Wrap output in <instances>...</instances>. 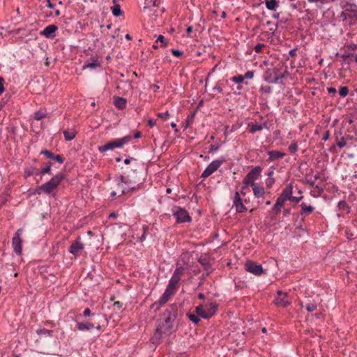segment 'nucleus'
Segmentation results:
<instances>
[{"instance_id": "obj_1", "label": "nucleus", "mask_w": 357, "mask_h": 357, "mask_svg": "<svg viewBox=\"0 0 357 357\" xmlns=\"http://www.w3.org/2000/svg\"><path fill=\"white\" fill-rule=\"evenodd\" d=\"M178 316L176 305H172L166 309L159 320L155 333L152 337L153 343L159 344L163 337L169 336L177 330L176 319Z\"/></svg>"}, {"instance_id": "obj_2", "label": "nucleus", "mask_w": 357, "mask_h": 357, "mask_svg": "<svg viewBox=\"0 0 357 357\" xmlns=\"http://www.w3.org/2000/svg\"><path fill=\"white\" fill-rule=\"evenodd\" d=\"M172 212L173 216L176 218L177 223H185L192 221V218L189 215L188 212L182 207L173 206Z\"/></svg>"}, {"instance_id": "obj_3", "label": "nucleus", "mask_w": 357, "mask_h": 357, "mask_svg": "<svg viewBox=\"0 0 357 357\" xmlns=\"http://www.w3.org/2000/svg\"><path fill=\"white\" fill-rule=\"evenodd\" d=\"M339 6L348 13L350 18H357V3L355 0H339Z\"/></svg>"}, {"instance_id": "obj_4", "label": "nucleus", "mask_w": 357, "mask_h": 357, "mask_svg": "<svg viewBox=\"0 0 357 357\" xmlns=\"http://www.w3.org/2000/svg\"><path fill=\"white\" fill-rule=\"evenodd\" d=\"M225 158L220 157L218 159L213 160L203 171L201 178H206L213 174L225 162Z\"/></svg>"}, {"instance_id": "obj_5", "label": "nucleus", "mask_w": 357, "mask_h": 357, "mask_svg": "<svg viewBox=\"0 0 357 357\" xmlns=\"http://www.w3.org/2000/svg\"><path fill=\"white\" fill-rule=\"evenodd\" d=\"M22 229H18L15 233L12 241V246L13 248V251L17 255L19 256L22 255V240L20 238V236L22 235Z\"/></svg>"}, {"instance_id": "obj_6", "label": "nucleus", "mask_w": 357, "mask_h": 357, "mask_svg": "<svg viewBox=\"0 0 357 357\" xmlns=\"http://www.w3.org/2000/svg\"><path fill=\"white\" fill-rule=\"evenodd\" d=\"M175 293H176V291H174V290L166 287V289H165V291L163 292L162 296L160 297L158 302L154 303L152 305L151 308L153 309L155 307V306H156V309H158L161 306L164 305L169 300L170 297L172 296H173Z\"/></svg>"}, {"instance_id": "obj_7", "label": "nucleus", "mask_w": 357, "mask_h": 357, "mask_svg": "<svg viewBox=\"0 0 357 357\" xmlns=\"http://www.w3.org/2000/svg\"><path fill=\"white\" fill-rule=\"evenodd\" d=\"M245 268L248 272L257 276L261 275L264 272L262 265L252 261H248L245 264Z\"/></svg>"}, {"instance_id": "obj_8", "label": "nucleus", "mask_w": 357, "mask_h": 357, "mask_svg": "<svg viewBox=\"0 0 357 357\" xmlns=\"http://www.w3.org/2000/svg\"><path fill=\"white\" fill-rule=\"evenodd\" d=\"M232 202L236 213H243L248 211L247 207L243 203L239 192H235L232 198Z\"/></svg>"}, {"instance_id": "obj_9", "label": "nucleus", "mask_w": 357, "mask_h": 357, "mask_svg": "<svg viewBox=\"0 0 357 357\" xmlns=\"http://www.w3.org/2000/svg\"><path fill=\"white\" fill-rule=\"evenodd\" d=\"M262 168L260 166H255L246 174L244 177L250 182H255V181L259 178L261 176Z\"/></svg>"}, {"instance_id": "obj_10", "label": "nucleus", "mask_w": 357, "mask_h": 357, "mask_svg": "<svg viewBox=\"0 0 357 357\" xmlns=\"http://www.w3.org/2000/svg\"><path fill=\"white\" fill-rule=\"evenodd\" d=\"M56 189L54 185L48 181L36 189L34 194L40 195L42 192L46 195H52L53 190Z\"/></svg>"}, {"instance_id": "obj_11", "label": "nucleus", "mask_w": 357, "mask_h": 357, "mask_svg": "<svg viewBox=\"0 0 357 357\" xmlns=\"http://www.w3.org/2000/svg\"><path fill=\"white\" fill-rule=\"evenodd\" d=\"M84 245L80 241V238H77L69 247L68 251L70 253L77 256L84 249Z\"/></svg>"}, {"instance_id": "obj_12", "label": "nucleus", "mask_w": 357, "mask_h": 357, "mask_svg": "<svg viewBox=\"0 0 357 357\" xmlns=\"http://www.w3.org/2000/svg\"><path fill=\"white\" fill-rule=\"evenodd\" d=\"M58 27L55 24H50L45 27L43 30L40 31V35L45 36L47 38L53 39L56 36V31Z\"/></svg>"}, {"instance_id": "obj_13", "label": "nucleus", "mask_w": 357, "mask_h": 357, "mask_svg": "<svg viewBox=\"0 0 357 357\" xmlns=\"http://www.w3.org/2000/svg\"><path fill=\"white\" fill-rule=\"evenodd\" d=\"M115 148H119V149L121 148L117 139L112 140V141H109L107 143H106L105 145L99 146L98 150L100 152H105L109 150H112Z\"/></svg>"}, {"instance_id": "obj_14", "label": "nucleus", "mask_w": 357, "mask_h": 357, "mask_svg": "<svg viewBox=\"0 0 357 357\" xmlns=\"http://www.w3.org/2000/svg\"><path fill=\"white\" fill-rule=\"evenodd\" d=\"M100 66V61H99L98 57L91 56L90 58V61L84 63L82 66V69H95L96 68Z\"/></svg>"}, {"instance_id": "obj_15", "label": "nucleus", "mask_w": 357, "mask_h": 357, "mask_svg": "<svg viewBox=\"0 0 357 357\" xmlns=\"http://www.w3.org/2000/svg\"><path fill=\"white\" fill-rule=\"evenodd\" d=\"M252 191L254 193V196L256 198H261L264 197L265 194L264 188L259 185V183H254L252 184Z\"/></svg>"}, {"instance_id": "obj_16", "label": "nucleus", "mask_w": 357, "mask_h": 357, "mask_svg": "<svg viewBox=\"0 0 357 357\" xmlns=\"http://www.w3.org/2000/svg\"><path fill=\"white\" fill-rule=\"evenodd\" d=\"M204 306L206 314L208 316V319L212 317L216 312L218 305L215 302H211L206 304Z\"/></svg>"}, {"instance_id": "obj_17", "label": "nucleus", "mask_w": 357, "mask_h": 357, "mask_svg": "<svg viewBox=\"0 0 357 357\" xmlns=\"http://www.w3.org/2000/svg\"><path fill=\"white\" fill-rule=\"evenodd\" d=\"M76 326L79 331L83 332L89 331L95 328L94 324L90 321H77Z\"/></svg>"}, {"instance_id": "obj_18", "label": "nucleus", "mask_w": 357, "mask_h": 357, "mask_svg": "<svg viewBox=\"0 0 357 357\" xmlns=\"http://www.w3.org/2000/svg\"><path fill=\"white\" fill-rule=\"evenodd\" d=\"M301 211L300 214L302 216H306L310 213H312L314 211V207L311 205H307L306 203L302 202L300 204Z\"/></svg>"}, {"instance_id": "obj_19", "label": "nucleus", "mask_w": 357, "mask_h": 357, "mask_svg": "<svg viewBox=\"0 0 357 357\" xmlns=\"http://www.w3.org/2000/svg\"><path fill=\"white\" fill-rule=\"evenodd\" d=\"M198 261L204 267V269L208 274L212 272L213 269L210 264V260L208 257L201 256L199 258Z\"/></svg>"}, {"instance_id": "obj_20", "label": "nucleus", "mask_w": 357, "mask_h": 357, "mask_svg": "<svg viewBox=\"0 0 357 357\" xmlns=\"http://www.w3.org/2000/svg\"><path fill=\"white\" fill-rule=\"evenodd\" d=\"M336 56H341V63L342 66H344L346 64L349 65L353 62L351 56H354V53L352 52L344 53L342 54H340L338 52H337Z\"/></svg>"}, {"instance_id": "obj_21", "label": "nucleus", "mask_w": 357, "mask_h": 357, "mask_svg": "<svg viewBox=\"0 0 357 357\" xmlns=\"http://www.w3.org/2000/svg\"><path fill=\"white\" fill-rule=\"evenodd\" d=\"M183 271L184 268L182 266H177L174 271L171 278L178 284L181 280V277L183 274Z\"/></svg>"}, {"instance_id": "obj_22", "label": "nucleus", "mask_w": 357, "mask_h": 357, "mask_svg": "<svg viewBox=\"0 0 357 357\" xmlns=\"http://www.w3.org/2000/svg\"><path fill=\"white\" fill-rule=\"evenodd\" d=\"M114 106L119 109H123L127 105V100L122 97H115L114 100Z\"/></svg>"}, {"instance_id": "obj_23", "label": "nucleus", "mask_w": 357, "mask_h": 357, "mask_svg": "<svg viewBox=\"0 0 357 357\" xmlns=\"http://www.w3.org/2000/svg\"><path fill=\"white\" fill-rule=\"evenodd\" d=\"M63 178L64 174L62 173H59L52 176L49 181L54 185L55 188H57V187L60 185Z\"/></svg>"}, {"instance_id": "obj_24", "label": "nucleus", "mask_w": 357, "mask_h": 357, "mask_svg": "<svg viewBox=\"0 0 357 357\" xmlns=\"http://www.w3.org/2000/svg\"><path fill=\"white\" fill-rule=\"evenodd\" d=\"M40 174V170L33 166L27 167L24 169V177L26 178L31 176H38Z\"/></svg>"}, {"instance_id": "obj_25", "label": "nucleus", "mask_w": 357, "mask_h": 357, "mask_svg": "<svg viewBox=\"0 0 357 357\" xmlns=\"http://www.w3.org/2000/svg\"><path fill=\"white\" fill-rule=\"evenodd\" d=\"M293 183H289L282 191L281 195L284 197L288 201L291 199L293 194Z\"/></svg>"}, {"instance_id": "obj_26", "label": "nucleus", "mask_w": 357, "mask_h": 357, "mask_svg": "<svg viewBox=\"0 0 357 357\" xmlns=\"http://www.w3.org/2000/svg\"><path fill=\"white\" fill-rule=\"evenodd\" d=\"M273 302L275 305L282 307H287L290 305V302L287 300V295H284L283 297L275 298Z\"/></svg>"}, {"instance_id": "obj_27", "label": "nucleus", "mask_w": 357, "mask_h": 357, "mask_svg": "<svg viewBox=\"0 0 357 357\" xmlns=\"http://www.w3.org/2000/svg\"><path fill=\"white\" fill-rule=\"evenodd\" d=\"M52 164L50 162H47L43 163L41 165V168H40V174H42V175H44V174L51 175V174H52Z\"/></svg>"}, {"instance_id": "obj_28", "label": "nucleus", "mask_w": 357, "mask_h": 357, "mask_svg": "<svg viewBox=\"0 0 357 357\" xmlns=\"http://www.w3.org/2000/svg\"><path fill=\"white\" fill-rule=\"evenodd\" d=\"M267 153L269 155L270 160H278L286 155L285 153L280 152L276 150L268 151Z\"/></svg>"}, {"instance_id": "obj_29", "label": "nucleus", "mask_w": 357, "mask_h": 357, "mask_svg": "<svg viewBox=\"0 0 357 357\" xmlns=\"http://www.w3.org/2000/svg\"><path fill=\"white\" fill-rule=\"evenodd\" d=\"M324 191V188L323 185L319 183V184H317L316 185H314V189L311 191V195L314 197H316V198L319 197L321 196Z\"/></svg>"}, {"instance_id": "obj_30", "label": "nucleus", "mask_w": 357, "mask_h": 357, "mask_svg": "<svg viewBox=\"0 0 357 357\" xmlns=\"http://www.w3.org/2000/svg\"><path fill=\"white\" fill-rule=\"evenodd\" d=\"M195 312L197 315L204 319H208V316L206 314L204 305H199L195 307Z\"/></svg>"}, {"instance_id": "obj_31", "label": "nucleus", "mask_w": 357, "mask_h": 357, "mask_svg": "<svg viewBox=\"0 0 357 357\" xmlns=\"http://www.w3.org/2000/svg\"><path fill=\"white\" fill-rule=\"evenodd\" d=\"M254 183L255 182H250L244 178L243 179V182H242L243 185L241 189L240 195L245 196L246 195V190L248 189L249 186H251L252 188V184Z\"/></svg>"}, {"instance_id": "obj_32", "label": "nucleus", "mask_w": 357, "mask_h": 357, "mask_svg": "<svg viewBox=\"0 0 357 357\" xmlns=\"http://www.w3.org/2000/svg\"><path fill=\"white\" fill-rule=\"evenodd\" d=\"M266 7L268 10L275 11L279 6V3L276 0H265Z\"/></svg>"}, {"instance_id": "obj_33", "label": "nucleus", "mask_w": 357, "mask_h": 357, "mask_svg": "<svg viewBox=\"0 0 357 357\" xmlns=\"http://www.w3.org/2000/svg\"><path fill=\"white\" fill-rule=\"evenodd\" d=\"M111 10L112 15L116 17H119L123 14V11L119 4L115 3L114 6H111Z\"/></svg>"}, {"instance_id": "obj_34", "label": "nucleus", "mask_w": 357, "mask_h": 357, "mask_svg": "<svg viewBox=\"0 0 357 357\" xmlns=\"http://www.w3.org/2000/svg\"><path fill=\"white\" fill-rule=\"evenodd\" d=\"M337 208L339 211H344L346 210L347 213L350 212V206L347 204V203L344 200H341L337 203Z\"/></svg>"}, {"instance_id": "obj_35", "label": "nucleus", "mask_w": 357, "mask_h": 357, "mask_svg": "<svg viewBox=\"0 0 357 357\" xmlns=\"http://www.w3.org/2000/svg\"><path fill=\"white\" fill-rule=\"evenodd\" d=\"M248 128H249V132L251 134H255L256 132L261 131V126L258 123H253L252 122H250L248 123Z\"/></svg>"}, {"instance_id": "obj_36", "label": "nucleus", "mask_w": 357, "mask_h": 357, "mask_svg": "<svg viewBox=\"0 0 357 357\" xmlns=\"http://www.w3.org/2000/svg\"><path fill=\"white\" fill-rule=\"evenodd\" d=\"M47 115V113L45 109H39L38 111L36 112L34 114V119L36 120L40 121L43 119V118L46 117Z\"/></svg>"}, {"instance_id": "obj_37", "label": "nucleus", "mask_w": 357, "mask_h": 357, "mask_svg": "<svg viewBox=\"0 0 357 357\" xmlns=\"http://www.w3.org/2000/svg\"><path fill=\"white\" fill-rule=\"evenodd\" d=\"M53 331L46 328H39L36 331V333L40 336H50L52 335Z\"/></svg>"}, {"instance_id": "obj_38", "label": "nucleus", "mask_w": 357, "mask_h": 357, "mask_svg": "<svg viewBox=\"0 0 357 357\" xmlns=\"http://www.w3.org/2000/svg\"><path fill=\"white\" fill-rule=\"evenodd\" d=\"M63 133L65 139L66 141L73 140L75 137V134H76L74 130H71V131L64 130Z\"/></svg>"}, {"instance_id": "obj_39", "label": "nucleus", "mask_w": 357, "mask_h": 357, "mask_svg": "<svg viewBox=\"0 0 357 357\" xmlns=\"http://www.w3.org/2000/svg\"><path fill=\"white\" fill-rule=\"evenodd\" d=\"M264 81L270 83V84H283L282 81H280L278 75L275 74V76L272 77H268L264 78Z\"/></svg>"}, {"instance_id": "obj_40", "label": "nucleus", "mask_w": 357, "mask_h": 357, "mask_svg": "<svg viewBox=\"0 0 357 357\" xmlns=\"http://www.w3.org/2000/svg\"><path fill=\"white\" fill-rule=\"evenodd\" d=\"M230 79L231 82L234 83L240 84L244 82L245 84H248V82H244V77H243V75H237L236 76L232 77Z\"/></svg>"}, {"instance_id": "obj_41", "label": "nucleus", "mask_w": 357, "mask_h": 357, "mask_svg": "<svg viewBox=\"0 0 357 357\" xmlns=\"http://www.w3.org/2000/svg\"><path fill=\"white\" fill-rule=\"evenodd\" d=\"M313 3H315L316 7L319 9L324 8L326 4L331 3V0H315Z\"/></svg>"}, {"instance_id": "obj_42", "label": "nucleus", "mask_w": 357, "mask_h": 357, "mask_svg": "<svg viewBox=\"0 0 357 357\" xmlns=\"http://www.w3.org/2000/svg\"><path fill=\"white\" fill-rule=\"evenodd\" d=\"M259 91L262 94H270L272 92V88L268 85H262Z\"/></svg>"}, {"instance_id": "obj_43", "label": "nucleus", "mask_w": 357, "mask_h": 357, "mask_svg": "<svg viewBox=\"0 0 357 357\" xmlns=\"http://www.w3.org/2000/svg\"><path fill=\"white\" fill-rule=\"evenodd\" d=\"M317 308V305L316 303H309L305 305V309L308 312H312L315 311Z\"/></svg>"}, {"instance_id": "obj_44", "label": "nucleus", "mask_w": 357, "mask_h": 357, "mask_svg": "<svg viewBox=\"0 0 357 357\" xmlns=\"http://www.w3.org/2000/svg\"><path fill=\"white\" fill-rule=\"evenodd\" d=\"M140 178H137V179H135V178H132L130 176H126L125 178V181L123 183L126 184V185H130V184H136L138 181H140Z\"/></svg>"}, {"instance_id": "obj_45", "label": "nucleus", "mask_w": 357, "mask_h": 357, "mask_svg": "<svg viewBox=\"0 0 357 357\" xmlns=\"http://www.w3.org/2000/svg\"><path fill=\"white\" fill-rule=\"evenodd\" d=\"M189 319L195 324H197L200 321V317L195 314H188Z\"/></svg>"}, {"instance_id": "obj_46", "label": "nucleus", "mask_w": 357, "mask_h": 357, "mask_svg": "<svg viewBox=\"0 0 357 357\" xmlns=\"http://www.w3.org/2000/svg\"><path fill=\"white\" fill-rule=\"evenodd\" d=\"M178 283L176 282L174 280H173L171 278L168 282V284L167 285L166 287L169 288V289H171L172 290H174V291H176V289H177V286H178Z\"/></svg>"}, {"instance_id": "obj_47", "label": "nucleus", "mask_w": 357, "mask_h": 357, "mask_svg": "<svg viewBox=\"0 0 357 357\" xmlns=\"http://www.w3.org/2000/svg\"><path fill=\"white\" fill-rule=\"evenodd\" d=\"M149 227L148 226L146 225H143L142 227V229H143V234L141 236H139L138 238V241L140 242V243H142L145 241L146 238V232H147V230H148Z\"/></svg>"}, {"instance_id": "obj_48", "label": "nucleus", "mask_w": 357, "mask_h": 357, "mask_svg": "<svg viewBox=\"0 0 357 357\" xmlns=\"http://www.w3.org/2000/svg\"><path fill=\"white\" fill-rule=\"evenodd\" d=\"M117 139L122 148L125 144L128 143L131 139V137L130 135H127L122 138H119Z\"/></svg>"}, {"instance_id": "obj_49", "label": "nucleus", "mask_w": 357, "mask_h": 357, "mask_svg": "<svg viewBox=\"0 0 357 357\" xmlns=\"http://www.w3.org/2000/svg\"><path fill=\"white\" fill-rule=\"evenodd\" d=\"M338 93L340 96L346 97L349 93V89L347 86H341Z\"/></svg>"}, {"instance_id": "obj_50", "label": "nucleus", "mask_w": 357, "mask_h": 357, "mask_svg": "<svg viewBox=\"0 0 357 357\" xmlns=\"http://www.w3.org/2000/svg\"><path fill=\"white\" fill-rule=\"evenodd\" d=\"M40 154L44 155L45 156L47 157V158L51 159V160H53L54 156V154L52 151L47 150V149L42 151L40 152Z\"/></svg>"}, {"instance_id": "obj_51", "label": "nucleus", "mask_w": 357, "mask_h": 357, "mask_svg": "<svg viewBox=\"0 0 357 357\" xmlns=\"http://www.w3.org/2000/svg\"><path fill=\"white\" fill-rule=\"evenodd\" d=\"M288 201L284 197H283L281 194L279 195V197L277 198L275 203L278 205H281V206H283L284 204Z\"/></svg>"}, {"instance_id": "obj_52", "label": "nucleus", "mask_w": 357, "mask_h": 357, "mask_svg": "<svg viewBox=\"0 0 357 357\" xmlns=\"http://www.w3.org/2000/svg\"><path fill=\"white\" fill-rule=\"evenodd\" d=\"M195 114H196V111L192 112L190 114H189L188 116V117L186 119L187 126H190L192 123V121L195 119Z\"/></svg>"}, {"instance_id": "obj_53", "label": "nucleus", "mask_w": 357, "mask_h": 357, "mask_svg": "<svg viewBox=\"0 0 357 357\" xmlns=\"http://www.w3.org/2000/svg\"><path fill=\"white\" fill-rule=\"evenodd\" d=\"M348 18H350L349 17V14L348 13H347L344 10H342V11L341 12V13L339 15V19L340 21H342V22H344L346 21Z\"/></svg>"}, {"instance_id": "obj_54", "label": "nucleus", "mask_w": 357, "mask_h": 357, "mask_svg": "<svg viewBox=\"0 0 357 357\" xmlns=\"http://www.w3.org/2000/svg\"><path fill=\"white\" fill-rule=\"evenodd\" d=\"M282 207V206H281V205H278L276 203H275L274 206L272 208V212L274 214L278 215L280 213Z\"/></svg>"}, {"instance_id": "obj_55", "label": "nucleus", "mask_w": 357, "mask_h": 357, "mask_svg": "<svg viewBox=\"0 0 357 357\" xmlns=\"http://www.w3.org/2000/svg\"><path fill=\"white\" fill-rule=\"evenodd\" d=\"M220 148V146L218 144H212L211 145L210 148H209V153H213L214 152H217L219 151Z\"/></svg>"}, {"instance_id": "obj_56", "label": "nucleus", "mask_w": 357, "mask_h": 357, "mask_svg": "<svg viewBox=\"0 0 357 357\" xmlns=\"http://www.w3.org/2000/svg\"><path fill=\"white\" fill-rule=\"evenodd\" d=\"M157 116L159 118L162 119L164 121H167L169 116V113L168 111H167L165 112L158 113Z\"/></svg>"}, {"instance_id": "obj_57", "label": "nucleus", "mask_w": 357, "mask_h": 357, "mask_svg": "<svg viewBox=\"0 0 357 357\" xmlns=\"http://www.w3.org/2000/svg\"><path fill=\"white\" fill-rule=\"evenodd\" d=\"M289 150L291 153H296L298 150V145L296 142H292L289 146Z\"/></svg>"}, {"instance_id": "obj_58", "label": "nucleus", "mask_w": 357, "mask_h": 357, "mask_svg": "<svg viewBox=\"0 0 357 357\" xmlns=\"http://www.w3.org/2000/svg\"><path fill=\"white\" fill-rule=\"evenodd\" d=\"M243 77H244V79H252L254 77V71L252 70H249V71H247L243 75Z\"/></svg>"}, {"instance_id": "obj_59", "label": "nucleus", "mask_w": 357, "mask_h": 357, "mask_svg": "<svg viewBox=\"0 0 357 357\" xmlns=\"http://www.w3.org/2000/svg\"><path fill=\"white\" fill-rule=\"evenodd\" d=\"M91 315L94 316L95 314L94 313H91V310L89 308H85L84 312H83L82 316L84 317H90Z\"/></svg>"}, {"instance_id": "obj_60", "label": "nucleus", "mask_w": 357, "mask_h": 357, "mask_svg": "<svg viewBox=\"0 0 357 357\" xmlns=\"http://www.w3.org/2000/svg\"><path fill=\"white\" fill-rule=\"evenodd\" d=\"M156 42H160V43H161V44H162V45H164V46H165V45H167V40H166V39H165V38L163 36H162V35H160V36L158 37V38H157V40H156Z\"/></svg>"}, {"instance_id": "obj_61", "label": "nucleus", "mask_w": 357, "mask_h": 357, "mask_svg": "<svg viewBox=\"0 0 357 357\" xmlns=\"http://www.w3.org/2000/svg\"><path fill=\"white\" fill-rule=\"evenodd\" d=\"M303 198V196H300V197H294V196H291V199H289V201L291 202H295V203H298L300 202V201Z\"/></svg>"}, {"instance_id": "obj_62", "label": "nucleus", "mask_w": 357, "mask_h": 357, "mask_svg": "<svg viewBox=\"0 0 357 357\" xmlns=\"http://www.w3.org/2000/svg\"><path fill=\"white\" fill-rule=\"evenodd\" d=\"M53 160L60 164H62L64 162L63 158L61 157L60 155H54Z\"/></svg>"}, {"instance_id": "obj_63", "label": "nucleus", "mask_w": 357, "mask_h": 357, "mask_svg": "<svg viewBox=\"0 0 357 357\" xmlns=\"http://www.w3.org/2000/svg\"><path fill=\"white\" fill-rule=\"evenodd\" d=\"M125 176L120 175L116 178V181L119 185H120L121 183H123L125 181Z\"/></svg>"}, {"instance_id": "obj_64", "label": "nucleus", "mask_w": 357, "mask_h": 357, "mask_svg": "<svg viewBox=\"0 0 357 357\" xmlns=\"http://www.w3.org/2000/svg\"><path fill=\"white\" fill-rule=\"evenodd\" d=\"M264 46V44H261V43H257L255 47H254V50L256 53H259L262 49V47Z\"/></svg>"}]
</instances>
